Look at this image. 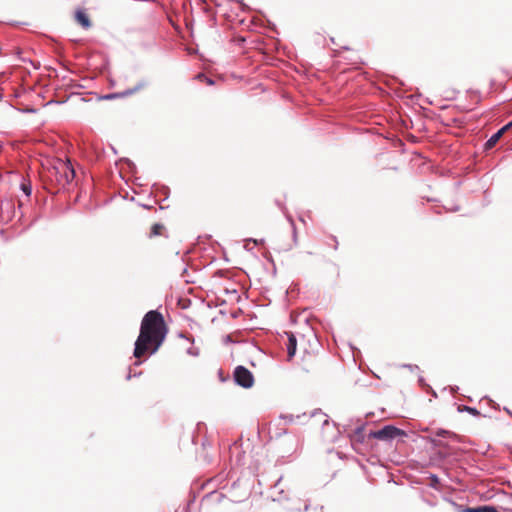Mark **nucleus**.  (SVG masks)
Masks as SVG:
<instances>
[{
    "label": "nucleus",
    "instance_id": "nucleus-1",
    "mask_svg": "<svg viewBox=\"0 0 512 512\" xmlns=\"http://www.w3.org/2000/svg\"><path fill=\"white\" fill-rule=\"evenodd\" d=\"M167 334L161 313L151 310L142 319L140 333L135 342L134 356L141 358L147 352L154 354L165 340Z\"/></svg>",
    "mask_w": 512,
    "mask_h": 512
},
{
    "label": "nucleus",
    "instance_id": "nucleus-2",
    "mask_svg": "<svg viewBox=\"0 0 512 512\" xmlns=\"http://www.w3.org/2000/svg\"><path fill=\"white\" fill-rule=\"evenodd\" d=\"M56 173L60 175L61 181L65 183L71 182L75 177V171L69 160H58L54 166Z\"/></svg>",
    "mask_w": 512,
    "mask_h": 512
},
{
    "label": "nucleus",
    "instance_id": "nucleus-3",
    "mask_svg": "<svg viewBox=\"0 0 512 512\" xmlns=\"http://www.w3.org/2000/svg\"><path fill=\"white\" fill-rule=\"evenodd\" d=\"M235 382L244 388L252 387L254 378L252 373L243 366H237L234 371Z\"/></svg>",
    "mask_w": 512,
    "mask_h": 512
},
{
    "label": "nucleus",
    "instance_id": "nucleus-4",
    "mask_svg": "<svg viewBox=\"0 0 512 512\" xmlns=\"http://www.w3.org/2000/svg\"><path fill=\"white\" fill-rule=\"evenodd\" d=\"M401 435H404V432L392 425H386L382 429L371 433L373 438L379 440H391Z\"/></svg>",
    "mask_w": 512,
    "mask_h": 512
},
{
    "label": "nucleus",
    "instance_id": "nucleus-5",
    "mask_svg": "<svg viewBox=\"0 0 512 512\" xmlns=\"http://www.w3.org/2000/svg\"><path fill=\"white\" fill-rule=\"evenodd\" d=\"M144 85L145 84L141 82L136 87H134L133 89H128V90L123 91L121 93H115V94L106 95L104 98L105 99H114V98H117V97H127V96H130L133 93L137 92L138 90H140L142 87H144Z\"/></svg>",
    "mask_w": 512,
    "mask_h": 512
},
{
    "label": "nucleus",
    "instance_id": "nucleus-6",
    "mask_svg": "<svg viewBox=\"0 0 512 512\" xmlns=\"http://www.w3.org/2000/svg\"><path fill=\"white\" fill-rule=\"evenodd\" d=\"M287 335H288L287 353H288V359H291L296 353L297 340L292 333H287Z\"/></svg>",
    "mask_w": 512,
    "mask_h": 512
},
{
    "label": "nucleus",
    "instance_id": "nucleus-7",
    "mask_svg": "<svg viewBox=\"0 0 512 512\" xmlns=\"http://www.w3.org/2000/svg\"><path fill=\"white\" fill-rule=\"evenodd\" d=\"M77 22L85 29H88L91 26L88 15L82 11L78 10L75 14Z\"/></svg>",
    "mask_w": 512,
    "mask_h": 512
},
{
    "label": "nucleus",
    "instance_id": "nucleus-8",
    "mask_svg": "<svg viewBox=\"0 0 512 512\" xmlns=\"http://www.w3.org/2000/svg\"><path fill=\"white\" fill-rule=\"evenodd\" d=\"M504 133L501 130H498L495 134H493L486 142L485 146L487 149L492 148L502 137Z\"/></svg>",
    "mask_w": 512,
    "mask_h": 512
},
{
    "label": "nucleus",
    "instance_id": "nucleus-9",
    "mask_svg": "<svg viewBox=\"0 0 512 512\" xmlns=\"http://www.w3.org/2000/svg\"><path fill=\"white\" fill-rule=\"evenodd\" d=\"M462 512H498L494 507L492 506H480L475 508H465L462 510Z\"/></svg>",
    "mask_w": 512,
    "mask_h": 512
},
{
    "label": "nucleus",
    "instance_id": "nucleus-10",
    "mask_svg": "<svg viewBox=\"0 0 512 512\" xmlns=\"http://www.w3.org/2000/svg\"><path fill=\"white\" fill-rule=\"evenodd\" d=\"M436 436L438 437H455V435L447 430L439 429L436 431Z\"/></svg>",
    "mask_w": 512,
    "mask_h": 512
},
{
    "label": "nucleus",
    "instance_id": "nucleus-11",
    "mask_svg": "<svg viewBox=\"0 0 512 512\" xmlns=\"http://www.w3.org/2000/svg\"><path fill=\"white\" fill-rule=\"evenodd\" d=\"M463 410L467 411L469 414H471L473 416H479L480 415V412L476 408H473V407L464 406Z\"/></svg>",
    "mask_w": 512,
    "mask_h": 512
},
{
    "label": "nucleus",
    "instance_id": "nucleus-12",
    "mask_svg": "<svg viewBox=\"0 0 512 512\" xmlns=\"http://www.w3.org/2000/svg\"><path fill=\"white\" fill-rule=\"evenodd\" d=\"M162 228H163V226H162V225H160V224H154V225L152 226V231H151V233H152L153 235H159V234H160V231H161V229H162Z\"/></svg>",
    "mask_w": 512,
    "mask_h": 512
},
{
    "label": "nucleus",
    "instance_id": "nucleus-13",
    "mask_svg": "<svg viewBox=\"0 0 512 512\" xmlns=\"http://www.w3.org/2000/svg\"><path fill=\"white\" fill-rule=\"evenodd\" d=\"M512 127V121L509 122L508 124H506L505 126H503L500 130L505 133L507 130L511 129Z\"/></svg>",
    "mask_w": 512,
    "mask_h": 512
},
{
    "label": "nucleus",
    "instance_id": "nucleus-14",
    "mask_svg": "<svg viewBox=\"0 0 512 512\" xmlns=\"http://www.w3.org/2000/svg\"><path fill=\"white\" fill-rule=\"evenodd\" d=\"M205 80L208 85H212L214 83L213 80H211L210 78L205 77Z\"/></svg>",
    "mask_w": 512,
    "mask_h": 512
},
{
    "label": "nucleus",
    "instance_id": "nucleus-15",
    "mask_svg": "<svg viewBox=\"0 0 512 512\" xmlns=\"http://www.w3.org/2000/svg\"><path fill=\"white\" fill-rule=\"evenodd\" d=\"M281 479L278 480V482L275 484L274 488L277 489L280 486Z\"/></svg>",
    "mask_w": 512,
    "mask_h": 512
}]
</instances>
